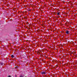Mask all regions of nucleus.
Segmentation results:
<instances>
[{"label":"nucleus","instance_id":"obj_1","mask_svg":"<svg viewBox=\"0 0 77 77\" xmlns=\"http://www.w3.org/2000/svg\"><path fill=\"white\" fill-rule=\"evenodd\" d=\"M66 33L67 34V35L69 34V32L68 30L66 31Z\"/></svg>","mask_w":77,"mask_h":77},{"label":"nucleus","instance_id":"obj_2","mask_svg":"<svg viewBox=\"0 0 77 77\" xmlns=\"http://www.w3.org/2000/svg\"><path fill=\"white\" fill-rule=\"evenodd\" d=\"M41 74L42 75H44V74H46V73L45 72H41Z\"/></svg>","mask_w":77,"mask_h":77},{"label":"nucleus","instance_id":"obj_3","mask_svg":"<svg viewBox=\"0 0 77 77\" xmlns=\"http://www.w3.org/2000/svg\"><path fill=\"white\" fill-rule=\"evenodd\" d=\"M11 57H12V58L14 57V56L13 55H11Z\"/></svg>","mask_w":77,"mask_h":77},{"label":"nucleus","instance_id":"obj_4","mask_svg":"<svg viewBox=\"0 0 77 77\" xmlns=\"http://www.w3.org/2000/svg\"><path fill=\"white\" fill-rule=\"evenodd\" d=\"M60 14V13L58 12L57 13V15H59Z\"/></svg>","mask_w":77,"mask_h":77},{"label":"nucleus","instance_id":"obj_5","mask_svg":"<svg viewBox=\"0 0 77 77\" xmlns=\"http://www.w3.org/2000/svg\"><path fill=\"white\" fill-rule=\"evenodd\" d=\"M20 77H23V76L22 75H20Z\"/></svg>","mask_w":77,"mask_h":77},{"label":"nucleus","instance_id":"obj_6","mask_svg":"<svg viewBox=\"0 0 77 77\" xmlns=\"http://www.w3.org/2000/svg\"><path fill=\"white\" fill-rule=\"evenodd\" d=\"M31 10L30 9L28 11H30Z\"/></svg>","mask_w":77,"mask_h":77},{"label":"nucleus","instance_id":"obj_7","mask_svg":"<svg viewBox=\"0 0 77 77\" xmlns=\"http://www.w3.org/2000/svg\"><path fill=\"white\" fill-rule=\"evenodd\" d=\"M8 77H11V76H10V75H9V76H8Z\"/></svg>","mask_w":77,"mask_h":77},{"label":"nucleus","instance_id":"obj_8","mask_svg":"<svg viewBox=\"0 0 77 77\" xmlns=\"http://www.w3.org/2000/svg\"><path fill=\"white\" fill-rule=\"evenodd\" d=\"M15 77H17V75H15Z\"/></svg>","mask_w":77,"mask_h":77},{"label":"nucleus","instance_id":"obj_9","mask_svg":"<svg viewBox=\"0 0 77 77\" xmlns=\"http://www.w3.org/2000/svg\"><path fill=\"white\" fill-rule=\"evenodd\" d=\"M1 65H3V64H2H2H1Z\"/></svg>","mask_w":77,"mask_h":77}]
</instances>
